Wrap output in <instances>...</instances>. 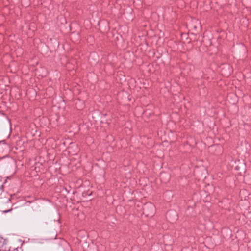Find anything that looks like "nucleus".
Masks as SVG:
<instances>
[{
  "instance_id": "f257e3e1",
  "label": "nucleus",
  "mask_w": 251,
  "mask_h": 251,
  "mask_svg": "<svg viewBox=\"0 0 251 251\" xmlns=\"http://www.w3.org/2000/svg\"><path fill=\"white\" fill-rule=\"evenodd\" d=\"M11 211V210H8V211ZM5 212H8V211H5Z\"/></svg>"
},
{
  "instance_id": "f03ea898",
  "label": "nucleus",
  "mask_w": 251,
  "mask_h": 251,
  "mask_svg": "<svg viewBox=\"0 0 251 251\" xmlns=\"http://www.w3.org/2000/svg\"><path fill=\"white\" fill-rule=\"evenodd\" d=\"M151 207L152 208V209H153V205H151Z\"/></svg>"
}]
</instances>
